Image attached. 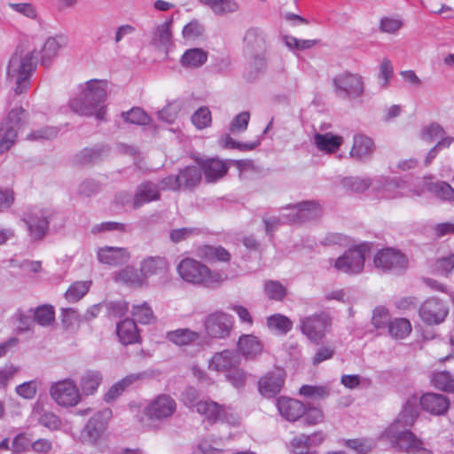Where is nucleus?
Wrapping results in <instances>:
<instances>
[{
    "label": "nucleus",
    "mask_w": 454,
    "mask_h": 454,
    "mask_svg": "<svg viewBox=\"0 0 454 454\" xmlns=\"http://www.w3.org/2000/svg\"><path fill=\"white\" fill-rule=\"evenodd\" d=\"M106 83L103 81L90 80L86 82L81 93L69 102L73 112L84 116L95 115L103 121L106 116Z\"/></svg>",
    "instance_id": "nucleus-1"
},
{
    "label": "nucleus",
    "mask_w": 454,
    "mask_h": 454,
    "mask_svg": "<svg viewBox=\"0 0 454 454\" xmlns=\"http://www.w3.org/2000/svg\"><path fill=\"white\" fill-rule=\"evenodd\" d=\"M176 270L184 281L208 288H217L229 279L225 272L211 270L207 265L192 258L183 259Z\"/></svg>",
    "instance_id": "nucleus-2"
},
{
    "label": "nucleus",
    "mask_w": 454,
    "mask_h": 454,
    "mask_svg": "<svg viewBox=\"0 0 454 454\" xmlns=\"http://www.w3.org/2000/svg\"><path fill=\"white\" fill-rule=\"evenodd\" d=\"M35 51L27 52L16 51L11 57L6 75L7 79L15 83L14 91L20 95L28 90L30 78L37 67Z\"/></svg>",
    "instance_id": "nucleus-3"
},
{
    "label": "nucleus",
    "mask_w": 454,
    "mask_h": 454,
    "mask_svg": "<svg viewBox=\"0 0 454 454\" xmlns=\"http://www.w3.org/2000/svg\"><path fill=\"white\" fill-rule=\"evenodd\" d=\"M49 394L54 403L62 408H73L82 402V394L74 380L66 378L52 382Z\"/></svg>",
    "instance_id": "nucleus-4"
},
{
    "label": "nucleus",
    "mask_w": 454,
    "mask_h": 454,
    "mask_svg": "<svg viewBox=\"0 0 454 454\" xmlns=\"http://www.w3.org/2000/svg\"><path fill=\"white\" fill-rule=\"evenodd\" d=\"M384 437L393 447L408 454H415L423 444L422 439L413 434L409 427L391 424L384 432Z\"/></svg>",
    "instance_id": "nucleus-5"
},
{
    "label": "nucleus",
    "mask_w": 454,
    "mask_h": 454,
    "mask_svg": "<svg viewBox=\"0 0 454 454\" xmlns=\"http://www.w3.org/2000/svg\"><path fill=\"white\" fill-rule=\"evenodd\" d=\"M331 325L330 317L320 312L301 317L299 329L311 342L318 344L325 337Z\"/></svg>",
    "instance_id": "nucleus-6"
},
{
    "label": "nucleus",
    "mask_w": 454,
    "mask_h": 454,
    "mask_svg": "<svg viewBox=\"0 0 454 454\" xmlns=\"http://www.w3.org/2000/svg\"><path fill=\"white\" fill-rule=\"evenodd\" d=\"M373 263L376 269L384 273H402L408 267L407 257L399 250L387 247L379 250L374 257Z\"/></svg>",
    "instance_id": "nucleus-7"
},
{
    "label": "nucleus",
    "mask_w": 454,
    "mask_h": 454,
    "mask_svg": "<svg viewBox=\"0 0 454 454\" xmlns=\"http://www.w3.org/2000/svg\"><path fill=\"white\" fill-rule=\"evenodd\" d=\"M368 251L369 247L364 244L350 248L335 260L334 268L347 274H359L364 269Z\"/></svg>",
    "instance_id": "nucleus-8"
},
{
    "label": "nucleus",
    "mask_w": 454,
    "mask_h": 454,
    "mask_svg": "<svg viewBox=\"0 0 454 454\" xmlns=\"http://www.w3.org/2000/svg\"><path fill=\"white\" fill-rule=\"evenodd\" d=\"M333 84L339 97L355 99L364 92V78L358 74L345 72L333 79Z\"/></svg>",
    "instance_id": "nucleus-9"
},
{
    "label": "nucleus",
    "mask_w": 454,
    "mask_h": 454,
    "mask_svg": "<svg viewBox=\"0 0 454 454\" xmlns=\"http://www.w3.org/2000/svg\"><path fill=\"white\" fill-rule=\"evenodd\" d=\"M283 211H288L287 218L292 224L303 223L317 220L322 216L323 208L315 200H305L282 207Z\"/></svg>",
    "instance_id": "nucleus-10"
},
{
    "label": "nucleus",
    "mask_w": 454,
    "mask_h": 454,
    "mask_svg": "<svg viewBox=\"0 0 454 454\" xmlns=\"http://www.w3.org/2000/svg\"><path fill=\"white\" fill-rule=\"evenodd\" d=\"M28 236L33 241L42 240L49 229V214L45 209L31 208L23 215Z\"/></svg>",
    "instance_id": "nucleus-11"
},
{
    "label": "nucleus",
    "mask_w": 454,
    "mask_h": 454,
    "mask_svg": "<svg viewBox=\"0 0 454 454\" xmlns=\"http://www.w3.org/2000/svg\"><path fill=\"white\" fill-rule=\"evenodd\" d=\"M204 325L208 336L223 339L229 336L233 327V317L223 310H216L206 317Z\"/></svg>",
    "instance_id": "nucleus-12"
},
{
    "label": "nucleus",
    "mask_w": 454,
    "mask_h": 454,
    "mask_svg": "<svg viewBox=\"0 0 454 454\" xmlns=\"http://www.w3.org/2000/svg\"><path fill=\"white\" fill-rule=\"evenodd\" d=\"M176 411V401L168 395H159L145 408V414L152 420L163 421Z\"/></svg>",
    "instance_id": "nucleus-13"
},
{
    "label": "nucleus",
    "mask_w": 454,
    "mask_h": 454,
    "mask_svg": "<svg viewBox=\"0 0 454 454\" xmlns=\"http://www.w3.org/2000/svg\"><path fill=\"white\" fill-rule=\"evenodd\" d=\"M448 313V306L435 298L428 299L424 301L419 310L421 320L428 325L442 323Z\"/></svg>",
    "instance_id": "nucleus-14"
},
{
    "label": "nucleus",
    "mask_w": 454,
    "mask_h": 454,
    "mask_svg": "<svg viewBox=\"0 0 454 454\" xmlns=\"http://www.w3.org/2000/svg\"><path fill=\"white\" fill-rule=\"evenodd\" d=\"M240 363L239 355L234 350L225 349L216 352L208 361V368L211 371L226 373Z\"/></svg>",
    "instance_id": "nucleus-15"
},
{
    "label": "nucleus",
    "mask_w": 454,
    "mask_h": 454,
    "mask_svg": "<svg viewBox=\"0 0 454 454\" xmlns=\"http://www.w3.org/2000/svg\"><path fill=\"white\" fill-rule=\"evenodd\" d=\"M285 376L283 370L276 369L262 377L259 380L260 393L268 398L275 396L281 391L284 386Z\"/></svg>",
    "instance_id": "nucleus-16"
},
{
    "label": "nucleus",
    "mask_w": 454,
    "mask_h": 454,
    "mask_svg": "<svg viewBox=\"0 0 454 454\" xmlns=\"http://www.w3.org/2000/svg\"><path fill=\"white\" fill-rule=\"evenodd\" d=\"M105 412L94 414L82 430L81 438L83 442L95 444L106 429Z\"/></svg>",
    "instance_id": "nucleus-17"
},
{
    "label": "nucleus",
    "mask_w": 454,
    "mask_h": 454,
    "mask_svg": "<svg viewBox=\"0 0 454 454\" xmlns=\"http://www.w3.org/2000/svg\"><path fill=\"white\" fill-rule=\"evenodd\" d=\"M279 414L288 421H296L303 416L306 406L299 400L280 396L277 400Z\"/></svg>",
    "instance_id": "nucleus-18"
},
{
    "label": "nucleus",
    "mask_w": 454,
    "mask_h": 454,
    "mask_svg": "<svg viewBox=\"0 0 454 454\" xmlns=\"http://www.w3.org/2000/svg\"><path fill=\"white\" fill-rule=\"evenodd\" d=\"M152 376L151 372H141L137 373H131L127 375L118 382L114 383L105 394L104 400L106 403H111L117 399L126 388L135 384L137 381L144 380Z\"/></svg>",
    "instance_id": "nucleus-19"
},
{
    "label": "nucleus",
    "mask_w": 454,
    "mask_h": 454,
    "mask_svg": "<svg viewBox=\"0 0 454 454\" xmlns=\"http://www.w3.org/2000/svg\"><path fill=\"white\" fill-rule=\"evenodd\" d=\"M422 409L433 415H442L450 407V400L442 394L427 393L419 398Z\"/></svg>",
    "instance_id": "nucleus-20"
},
{
    "label": "nucleus",
    "mask_w": 454,
    "mask_h": 454,
    "mask_svg": "<svg viewBox=\"0 0 454 454\" xmlns=\"http://www.w3.org/2000/svg\"><path fill=\"white\" fill-rule=\"evenodd\" d=\"M129 253L124 247H104L98 248L97 257L99 262L117 266L127 262L129 259Z\"/></svg>",
    "instance_id": "nucleus-21"
},
{
    "label": "nucleus",
    "mask_w": 454,
    "mask_h": 454,
    "mask_svg": "<svg viewBox=\"0 0 454 454\" xmlns=\"http://www.w3.org/2000/svg\"><path fill=\"white\" fill-rule=\"evenodd\" d=\"M103 382V374L98 370H86L79 378V389L83 396L94 395Z\"/></svg>",
    "instance_id": "nucleus-22"
},
{
    "label": "nucleus",
    "mask_w": 454,
    "mask_h": 454,
    "mask_svg": "<svg viewBox=\"0 0 454 454\" xmlns=\"http://www.w3.org/2000/svg\"><path fill=\"white\" fill-rule=\"evenodd\" d=\"M160 198V193L157 184L150 181L143 182L137 186L135 192L133 199V207L137 209L144 204L159 200Z\"/></svg>",
    "instance_id": "nucleus-23"
},
{
    "label": "nucleus",
    "mask_w": 454,
    "mask_h": 454,
    "mask_svg": "<svg viewBox=\"0 0 454 454\" xmlns=\"http://www.w3.org/2000/svg\"><path fill=\"white\" fill-rule=\"evenodd\" d=\"M244 50L247 54L262 52L266 50V35L257 27L249 28L244 36Z\"/></svg>",
    "instance_id": "nucleus-24"
},
{
    "label": "nucleus",
    "mask_w": 454,
    "mask_h": 454,
    "mask_svg": "<svg viewBox=\"0 0 454 454\" xmlns=\"http://www.w3.org/2000/svg\"><path fill=\"white\" fill-rule=\"evenodd\" d=\"M168 269V261L161 256L147 257L142 261L140 265V271L145 281L147 278L165 274Z\"/></svg>",
    "instance_id": "nucleus-25"
},
{
    "label": "nucleus",
    "mask_w": 454,
    "mask_h": 454,
    "mask_svg": "<svg viewBox=\"0 0 454 454\" xmlns=\"http://www.w3.org/2000/svg\"><path fill=\"white\" fill-rule=\"evenodd\" d=\"M172 20H167L160 25H157L151 36V43L160 50L167 51L168 47L172 43V33H171Z\"/></svg>",
    "instance_id": "nucleus-26"
},
{
    "label": "nucleus",
    "mask_w": 454,
    "mask_h": 454,
    "mask_svg": "<svg viewBox=\"0 0 454 454\" xmlns=\"http://www.w3.org/2000/svg\"><path fill=\"white\" fill-rule=\"evenodd\" d=\"M419 398L411 396L408 398L396 419L392 424H398L403 427H410L419 416Z\"/></svg>",
    "instance_id": "nucleus-27"
},
{
    "label": "nucleus",
    "mask_w": 454,
    "mask_h": 454,
    "mask_svg": "<svg viewBox=\"0 0 454 454\" xmlns=\"http://www.w3.org/2000/svg\"><path fill=\"white\" fill-rule=\"evenodd\" d=\"M116 332L123 345L133 344L140 340L137 324L133 319L127 318L117 324Z\"/></svg>",
    "instance_id": "nucleus-28"
},
{
    "label": "nucleus",
    "mask_w": 454,
    "mask_h": 454,
    "mask_svg": "<svg viewBox=\"0 0 454 454\" xmlns=\"http://www.w3.org/2000/svg\"><path fill=\"white\" fill-rule=\"evenodd\" d=\"M66 43L67 40L62 35L49 37L41 50V64L48 67Z\"/></svg>",
    "instance_id": "nucleus-29"
},
{
    "label": "nucleus",
    "mask_w": 454,
    "mask_h": 454,
    "mask_svg": "<svg viewBox=\"0 0 454 454\" xmlns=\"http://www.w3.org/2000/svg\"><path fill=\"white\" fill-rule=\"evenodd\" d=\"M374 150L372 138L363 134L354 136L353 146L350 151L351 157L356 160H364L371 156Z\"/></svg>",
    "instance_id": "nucleus-30"
},
{
    "label": "nucleus",
    "mask_w": 454,
    "mask_h": 454,
    "mask_svg": "<svg viewBox=\"0 0 454 454\" xmlns=\"http://www.w3.org/2000/svg\"><path fill=\"white\" fill-rule=\"evenodd\" d=\"M181 190H192L201 181V169L196 166H188L184 168L176 175Z\"/></svg>",
    "instance_id": "nucleus-31"
},
{
    "label": "nucleus",
    "mask_w": 454,
    "mask_h": 454,
    "mask_svg": "<svg viewBox=\"0 0 454 454\" xmlns=\"http://www.w3.org/2000/svg\"><path fill=\"white\" fill-rule=\"evenodd\" d=\"M197 255L207 262H226L231 260V254L221 246L204 245L197 248Z\"/></svg>",
    "instance_id": "nucleus-32"
},
{
    "label": "nucleus",
    "mask_w": 454,
    "mask_h": 454,
    "mask_svg": "<svg viewBox=\"0 0 454 454\" xmlns=\"http://www.w3.org/2000/svg\"><path fill=\"white\" fill-rule=\"evenodd\" d=\"M239 351L247 358H254L261 354L263 348L262 343L260 340L252 334H244L239 337L238 341Z\"/></svg>",
    "instance_id": "nucleus-33"
},
{
    "label": "nucleus",
    "mask_w": 454,
    "mask_h": 454,
    "mask_svg": "<svg viewBox=\"0 0 454 454\" xmlns=\"http://www.w3.org/2000/svg\"><path fill=\"white\" fill-rule=\"evenodd\" d=\"M200 169L203 170L207 182L212 183L223 177L226 174L228 168L220 160L209 159L201 163Z\"/></svg>",
    "instance_id": "nucleus-34"
},
{
    "label": "nucleus",
    "mask_w": 454,
    "mask_h": 454,
    "mask_svg": "<svg viewBox=\"0 0 454 454\" xmlns=\"http://www.w3.org/2000/svg\"><path fill=\"white\" fill-rule=\"evenodd\" d=\"M116 282L123 283L130 287H140L145 285V280L141 274L134 267L127 266L114 275Z\"/></svg>",
    "instance_id": "nucleus-35"
},
{
    "label": "nucleus",
    "mask_w": 454,
    "mask_h": 454,
    "mask_svg": "<svg viewBox=\"0 0 454 454\" xmlns=\"http://www.w3.org/2000/svg\"><path fill=\"white\" fill-rule=\"evenodd\" d=\"M207 59V53L200 48L187 50L181 58L183 67L196 68L202 66Z\"/></svg>",
    "instance_id": "nucleus-36"
},
{
    "label": "nucleus",
    "mask_w": 454,
    "mask_h": 454,
    "mask_svg": "<svg viewBox=\"0 0 454 454\" xmlns=\"http://www.w3.org/2000/svg\"><path fill=\"white\" fill-rule=\"evenodd\" d=\"M342 137L333 136L330 133L316 134L314 136V143L320 151L333 153L336 151L341 145Z\"/></svg>",
    "instance_id": "nucleus-37"
},
{
    "label": "nucleus",
    "mask_w": 454,
    "mask_h": 454,
    "mask_svg": "<svg viewBox=\"0 0 454 454\" xmlns=\"http://www.w3.org/2000/svg\"><path fill=\"white\" fill-rule=\"evenodd\" d=\"M167 338L169 341L178 346L189 345L199 339V333L190 329H177L168 332Z\"/></svg>",
    "instance_id": "nucleus-38"
},
{
    "label": "nucleus",
    "mask_w": 454,
    "mask_h": 454,
    "mask_svg": "<svg viewBox=\"0 0 454 454\" xmlns=\"http://www.w3.org/2000/svg\"><path fill=\"white\" fill-rule=\"evenodd\" d=\"M196 411L212 421L220 419L223 414L222 407L217 403L209 401H200L197 403Z\"/></svg>",
    "instance_id": "nucleus-39"
},
{
    "label": "nucleus",
    "mask_w": 454,
    "mask_h": 454,
    "mask_svg": "<svg viewBox=\"0 0 454 454\" xmlns=\"http://www.w3.org/2000/svg\"><path fill=\"white\" fill-rule=\"evenodd\" d=\"M372 184L369 177L347 176L341 180V185L351 192H364Z\"/></svg>",
    "instance_id": "nucleus-40"
},
{
    "label": "nucleus",
    "mask_w": 454,
    "mask_h": 454,
    "mask_svg": "<svg viewBox=\"0 0 454 454\" xmlns=\"http://www.w3.org/2000/svg\"><path fill=\"white\" fill-rule=\"evenodd\" d=\"M388 333L395 339H404L411 332V324L406 318H395L390 321L388 325Z\"/></svg>",
    "instance_id": "nucleus-41"
},
{
    "label": "nucleus",
    "mask_w": 454,
    "mask_h": 454,
    "mask_svg": "<svg viewBox=\"0 0 454 454\" xmlns=\"http://www.w3.org/2000/svg\"><path fill=\"white\" fill-rule=\"evenodd\" d=\"M267 326L280 334H286L293 327V322L286 316L275 314L267 318Z\"/></svg>",
    "instance_id": "nucleus-42"
},
{
    "label": "nucleus",
    "mask_w": 454,
    "mask_h": 454,
    "mask_svg": "<svg viewBox=\"0 0 454 454\" xmlns=\"http://www.w3.org/2000/svg\"><path fill=\"white\" fill-rule=\"evenodd\" d=\"M121 118L129 123L145 126L151 123V117L140 107H133L129 111L122 112Z\"/></svg>",
    "instance_id": "nucleus-43"
},
{
    "label": "nucleus",
    "mask_w": 454,
    "mask_h": 454,
    "mask_svg": "<svg viewBox=\"0 0 454 454\" xmlns=\"http://www.w3.org/2000/svg\"><path fill=\"white\" fill-rule=\"evenodd\" d=\"M217 15L234 12L239 9V4L234 0H201Z\"/></svg>",
    "instance_id": "nucleus-44"
},
{
    "label": "nucleus",
    "mask_w": 454,
    "mask_h": 454,
    "mask_svg": "<svg viewBox=\"0 0 454 454\" xmlns=\"http://www.w3.org/2000/svg\"><path fill=\"white\" fill-rule=\"evenodd\" d=\"M299 394L311 400L325 399L330 395L327 386L303 385L300 387Z\"/></svg>",
    "instance_id": "nucleus-45"
},
{
    "label": "nucleus",
    "mask_w": 454,
    "mask_h": 454,
    "mask_svg": "<svg viewBox=\"0 0 454 454\" xmlns=\"http://www.w3.org/2000/svg\"><path fill=\"white\" fill-rule=\"evenodd\" d=\"M35 321L42 326H49L55 320L54 308L51 305H41L34 310Z\"/></svg>",
    "instance_id": "nucleus-46"
},
{
    "label": "nucleus",
    "mask_w": 454,
    "mask_h": 454,
    "mask_svg": "<svg viewBox=\"0 0 454 454\" xmlns=\"http://www.w3.org/2000/svg\"><path fill=\"white\" fill-rule=\"evenodd\" d=\"M403 187V182L383 178L382 186L379 188L381 193L380 197L387 200L399 198L403 195L398 192Z\"/></svg>",
    "instance_id": "nucleus-47"
},
{
    "label": "nucleus",
    "mask_w": 454,
    "mask_h": 454,
    "mask_svg": "<svg viewBox=\"0 0 454 454\" xmlns=\"http://www.w3.org/2000/svg\"><path fill=\"white\" fill-rule=\"evenodd\" d=\"M90 281H77L72 284L65 294L66 299L70 302L81 300L89 291Z\"/></svg>",
    "instance_id": "nucleus-48"
},
{
    "label": "nucleus",
    "mask_w": 454,
    "mask_h": 454,
    "mask_svg": "<svg viewBox=\"0 0 454 454\" xmlns=\"http://www.w3.org/2000/svg\"><path fill=\"white\" fill-rule=\"evenodd\" d=\"M431 381L436 388L446 392H454V377L447 371L434 373Z\"/></svg>",
    "instance_id": "nucleus-49"
},
{
    "label": "nucleus",
    "mask_w": 454,
    "mask_h": 454,
    "mask_svg": "<svg viewBox=\"0 0 454 454\" xmlns=\"http://www.w3.org/2000/svg\"><path fill=\"white\" fill-rule=\"evenodd\" d=\"M131 313L134 317L133 320L140 324H151L155 319L153 309L146 302L140 305H134Z\"/></svg>",
    "instance_id": "nucleus-50"
},
{
    "label": "nucleus",
    "mask_w": 454,
    "mask_h": 454,
    "mask_svg": "<svg viewBox=\"0 0 454 454\" xmlns=\"http://www.w3.org/2000/svg\"><path fill=\"white\" fill-rule=\"evenodd\" d=\"M18 129L12 126L2 124L0 127V152L9 150L15 143Z\"/></svg>",
    "instance_id": "nucleus-51"
},
{
    "label": "nucleus",
    "mask_w": 454,
    "mask_h": 454,
    "mask_svg": "<svg viewBox=\"0 0 454 454\" xmlns=\"http://www.w3.org/2000/svg\"><path fill=\"white\" fill-rule=\"evenodd\" d=\"M264 293L270 300L281 301L286 295V288L277 280H269L264 284Z\"/></svg>",
    "instance_id": "nucleus-52"
},
{
    "label": "nucleus",
    "mask_w": 454,
    "mask_h": 454,
    "mask_svg": "<svg viewBox=\"0 0 454 454\" xmlns=\"http://www.w3.org/2000/svg\"><path fill=\"white\" fill-rule=\"evenodd\" d=\"M37 420L41 426L51 431L59 430L62 425L61 419L51 411H40Z\"/></svg>",
    "instance_id": "nucleus-53"
},
{
    "label": "nucleus",
    "mask_w": 454,
    "mask_h": 454,
    "mask_svg": "<svg viewBox=\"0 0 454 454\" xmlns=\"http://www.w3.org/2000/svg\"><path fill=\"white\" fill-rule=\"evenodd\" d=\"M428 190L442 200L454 201V189L446 182L431 183Z\"/></svg>",
    "instance_id": "nucleus-54"
},
{
    "label": "nucleus",
    "mask_w": 454,
    "mask_h": 454,
    "mask_svg": "<svg viewBox=\"0 0 454 454\" xmlns=\"http://www.w3.org/2000/svg\"><path fill=\"white\" fill-rule=\"evenodd\" d=\"M346 446L357 454H367L376 447L372 439H351L346 441Z\"/></svg>",
    "instance_id": "nucleus-55"
},
{
    "label": "nucleus",
    "mask_w": 454,
    "mask_h": 454,
    "mask_svg": "<svg viewBox=\"0 0 454 454\" xmlns=\"http://www.w3.org/2000/svg\"><path fill=\"white\" fill-rule=\"evenodd\" d=\"M26 112L22 107L12 109L2 124L20 129L25 123Z\"/></svg>",
    "instance_id": "nucleus-56"
},
{
    "label": "nucleus",
    "mask_w": 454,
    "mask_h": 454,
    "mask_svg": "<svg viewBox=\"0 0 454 454\" xmlns=\"http://www.w3.org/2000/svg\"><path fill=\"white\" fill-rule=\"evenodd\" d=\"M278 216H273L270 218H264L263 223L265 225V231L269 235H272V233L278 229V227L281 224L290 223L291 221L288 220V211H283Z\"/></svg>",
    "instance_id": "nucleus-57"
},
{
    "label": "nucleus",
    "mask_w": 454,
    "mask_h": 454,
    "mask_svg": "<svg viewBox=\"0 0 454 454\" xmlns=\"http://www.w3.org/2000/svg\"><path fill=\"white\" fill-rule=\"evenodd\" d=\"M250 120L249 112L244 111L234 117L232 121L231 122L229 130L232 134H238L244 132L248 126V122Z\"/></svg>",
    "instance_id": "nucleus-58"
},
{
    "label": "nucleus",
    "mask_w": 454,
    "mask_h": 454,
    "mask_svg": "<svg viewBox=\"0 0 454 454\" xmlns=\"http://www.w3.org/2000/svg\"><path fill=\"white\" fill-rule=\"evenodd\" d=\"M58 134V128L44 127L29 133L27 137V139L31 141L49 140L56 137Z\"/></svg>",
    "instance_id": "nucleus-59"
},
{
    "label": "nucleus",
    "mask_w": 454,
    "mask_h": 454,
    "mask_svg": "<svg viewBox=\"0 0 454 454\" xmlns=\"http://www.w3.org/2000/svg\"><path fill=\"white\" fill-rule=\"evenodd\" d=\"M226 380L236 388L243 387L246 384L247 374L238 366L225 373Z\"/></svg>",
    "instance_id": "nucleus-60"
},
{
    "label": "nucleus",
    "mask_w": 454,
    "mask_h": 454,
    "mask_svg": "<svg viewBox=\"0 0 454 454\" xmlns=\"http://www.w3.org/2000/svg\"><path fill=\"white\" fill-rule=\"evenodd\" d=\"M390 316L388 310L384 307H378L373 310L372 323L377 329L388 327L390 323Z\"/></svg>",
    "instance_id": "nucleus-61"
},
{
    "label": "nucleus",
    "mask_w": 454,
    "mask_h": 454,
    "mask_svg": "<svg viewBox=\"0 0 454 454\" xmlns=\"http://www.w3.org/2000/svg\"><path fill=\"white\" fill-rule=\"evenodd\" d=\"M200 233V231L198 228L184 227L172 230L169 233V239L172 242L178 243Z\"/></svg>",
    "instance_id": "nucleus-62"
},
{
    "label": "nucleus",
    "mask_w": 454,
    "mask_h": 454,
    "mask_svg": "<svg viewBox=\"0 0 454 454\" xmlns=\"http://www.w3.org/2000/svg\"><path fill=\"white\" fill-rule=\"evenodd\" d=\"M192 123L198 129H204L211 123V113L207 107H200L192 117Z\"/></svg>",
    "instance_id": "nucleus-63"
},
{
    "label": "nucleus",
    "mask_w": 454,
    "mask_h": 454,
    "mask_svg": "<svg viewBox=\"0 0 454 454\" xmlns=\"http://www.w3.org/2000/svg\"><path fill=\"white\" fill-rule=\"evenodd\" d=\"M291 447L294 454H314L307 442L306 434H301L291 441Z\"/></svg>",
    "instance_id": "nucleus-64"
}]
</instances>
